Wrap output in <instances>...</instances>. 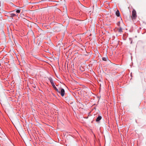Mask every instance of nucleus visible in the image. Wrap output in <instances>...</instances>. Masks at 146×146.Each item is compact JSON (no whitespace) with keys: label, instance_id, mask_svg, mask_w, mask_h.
<instances>
[{"label":"nucleus","instance_id":"nucleus-1","mask_svg":"<svg viewBox=\"0 0 146 146\" xmlns=\"http://www.w3.org/2000/svg\"><path fill=\"white\" fill-rule=\"evenodd\" d=\"M132 16L131 17V18L132 19H135L137 17L136 11L135 10L133 9L132 11Z\"/></svg>","mask_w":146,"mask_h":146},{"label":"nucleus","instance_id":"nucleus-2","mask_svg":"<svg viewBox=\"0 0 146 146\" xmlns=\"http://www.w3.org/2000/svg\"><path fill=\"white\" fill-rule=\"evenodd\" d=\"M60 93L61 95L62 96H63L65 94V91L64 89L63 88H61L60 92Z\"/></svg>","mask_w":146,"mask_h":146},{"label":"nucleus","instance_id":"nucleus-3","mask_svg":"<svg viewBox=\"0 0 146 146\" xmlns=\"http://www.w3.org/2000/svg\"><path fill=\"white\" fill-rule=\"evenodd\" d=\"M52 85L54 84L53 80L51 77H49L48 78Z\"/></svg>","mask_w":146,"mask_h":146},{"label":"nucleus","instance_id":"nucleus-4","mask_svg":"<svg viewBox=\"0 0 146 146\" xmlns=\"http://www.w3.org/2000/svg\"><path fill=\"white\" fill-rule=\"evenodd\" d=\"M102 119V117L100 116H99L97 118L96 120V121L97 122L99 121Z\"/></svg>","mask_w":146,"mask_h":146},{"label":"nucleus","instance_id":"nucleus-5","mask_svg":"<svg viewBox=\"0 0 146 146\" xmlns=\"http://www.w3.org/2000/svg\"><path fill=\"white\" fill-rule=\"evenodd\" d=\"M117 30L120 33H121L123 32L122 29L121 27H120L118 28L117 29Z\"/></svg>","mask_w":146,"mask_h":146},{"label":"nucleus","instance_id":"nucleus-6","mask_svg":"<svg viewBox=\"0 0 146 146\" xmlns=\"http://www.w3.org/2000/svg\"><path fill=\"white\" fill-rule=\"evenodd\" d=\"M116 15L117 17H119V13L118 10H117V11H116Z\"/></svg>","mask_w":146,"mask_h":146},{"label":"nucleus","instance_id":"nucleus-7","mask_svg":"<svg viewBox=\"0 0 146 146\" xmlns=\"http://www.w3.org/2000/svg\"><path fill=\"white\" fill-rule=\"evenodd\" d=\"M11 15L12 17H14L16 15L15 14L12 13V12H11Z\"/></svg>","mask_w":146,"mask_h":146},{"label":"nucleus","instance_id":"nucleus-8","mask_svg":"<svg viewBox=\"0 0 146 146\" xmlns=\"http://www.w3.org/2000/svg\"><path fill=\"white\" fill-rule=\"evenodd\" d=\"M129 41L130 42V44H132V41H133L132 39L131 38H129Z\"/></svg>","mask_w":146,"mask_h":146},{"label":"nucleus","instance_id":"nucleus-9","mask_svg":"<svg viewBox=\"0 0 146 146\" xmlns=\"http://www.w3.org/2000/svg\"><path fill=\"white\" fill-rule=\"evenodd\" d=\"M16 12L17 13H19L20 12V9H18L16 11Z\"/></svg>","mask_w":146,"mask_h":146},{"label":"nucleus","instance_id":"nucleus-10","mask_svg":"<svg viewBox=\"0 0 146 146\" xmlns=\"http://www.w3.org/2000/svg\"><path fill=\"white\" fill-rule=\"evenodd\" d=\"M54 90L57 92H58L59 93H60V92L58 90V89L57 88H55Z\"/></svg>","mask_w":146,"mask_h":146},{"label":"nucleus","instance_id":"nucleus-11","mask_svg":"<svg viewBox=\"0 0 146 146\" xmlns=\"http://www.w3.org/2000/svg\"><path fill=\"white\" fill-rule=\"evenodd\" d=\"M102 60L106 61L107 60V58L105 57H103L102 58Z\"/></svg>","mask_w":146,"mask_h":146},{"label":"nucleus","instance_id":"nucleus-12","mask_svg":"<svg viewBox=\"0 0 146 146\" xmlns=\"http://www.w3.org/2000/svg\"><path fill=\"white\" fill-rule=\"evenodd\" d=\"M52 86L53 87V88H54V89L55 88H56V87L55 86V84H52Z\"/></svg>","mask_w":146,"mask_h":146}]
</instances>
